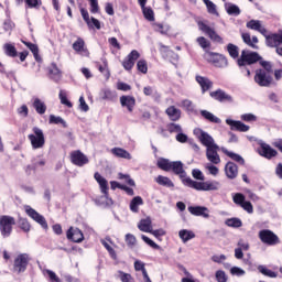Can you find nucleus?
Returning a JSON list of instances; mask_svg holds the SVG:
<instances>
[{
    "instance_id": "11",
    "label": "nucleus",
    "mask_w": 282,
    "mask_h": 282,
    "mask_svg": "<svg viewBox=\"0 0 282 282\" xmlns=\"http://www.w3.org/2000/svg\"><path fill=\"white\" fill-rule=\"evenodd\" d=\"M198 30H200V32H204V34H206L214 43H220V45H224V39L219 36V34H217L215 29L210 28L206 23L198 22Z\"/></svg>"
},
{
    "instance_id": "46",
    "label": "nucleus",
    "mask_w": 282,
    "mask_h": 282,
    "mask_svg": "<svg viewBox=\"0 0 282 282\" xmlns=\"http://www.w3.org/2000/svg\"><path fill=\"white\" fill-rule=\"evenodd\" d=\"M58 96H59L61 104L72 109L73 105H72V101L67 99V93H65V90H61Z\"/></svg>"
},
{
    "instance_id": "36",
    "label": "nucleus",
    "mask_w": 282,
    "mask_h": 282,
    "mask_svg": "<svg viewBox=\"0 0 282 282\" xmlns=\"http://www.w3.org/2000/svg\"><path fill=\"white\" fill-rule=\"evenodd\" d=\"M138 228L139 230H141V232H151L152 230L151 218H145L140 220Z\"/></svg>"
},
{
    "instance_id": "48",
    "label": "nucleus",
    "mask_w": 282,
    "mask_h": 282,
    "mask_svg": "<svg viewBox=\"0 0 282 282\" xmlns=\"http://www.w3.org/2000/svg\"><path fill=\"white\" fill-rule=\"evenodd\" d=\"M182 107L188 112V113H195V106L193 105V101L185 99L182 101Z\"/></svg>"
},
{
    "instance_id": "27",
    "label": "nucleus",
    "mask_w": 282,
    "mask_h": 282,
    "mask_svg": "<svg viewBox=\"0 0 282 282\" xmlns=\"http://www.w3.org/2000/svg\"><path fill=\"white\" fill-rule=\"evenodd\" d=\"M220 151H223V153H225V155L230 158V160H234V162H237L238 164H241V166H243V164H246V160L240 154L235 153V152H230L226 148H220Z\"/></svg>"
},
{
    "instance_id": "13",
    "label": "nucleus",
    "mask_w": 282,
    "mask_h": 282,
    "mask_svg": "<svg viewBox=\"0 0 282 282\" xmlns=\"http://www.w3.org/2000/svg\"><path fill=\"white\" fill-rule=\"evenodd\" d=\"M259 155L261 158H265L267 160H272V158H276L278 152L270 144L265 142H260V148L258 149Z\"/></svg>"
},
{
    "instance_id": "22",
    "label": "nucleus",
    "mask_w": 282,
    "mask_h": 282,
    "mask_svg": "<svg viewBox=\"0 0 282 282\" xmlns=\"http://www.w3.org/2000/svg\"><path fill=\"white\" fill-rule=\"evenodd\" d=\"M209 96L214 98V100H218V102H232V96L226 94V91L221 89L212 91Z\"/></svg>"
},
{
    "instance_id": "41",
    "label": "nucleus",
    "mask_w": 282,
    "mask_h": 282,
    "mask_svg": "<svg viewBox=\"0 0 282 282\" xmlns=\"http://www.w3.org/2000/svg\"><path fill=\"white\" fill-rule=\"evenodd\" d=\"M101 98L102 100H116V98H118V94L111 89H104Z\"/></svg>"
},
{
    "instance_id": "24",
    "label": "nucleus",
    "mask_w": 282,
    "mask_h": 282,
    "mask_svg": "<svg viewBox=\"0 0 282 282\" xmlns=\"http://www.w3.org/2000/svg\"><path fill=\"white\" fill-rule=\"evenodd\" d=\"M120 105L121 107H126L128 111H133L135 107V97L123 95L120 97Z\"/></svg>"
},
{
    "instance_id": "26",
    "label": "nucleus",
    "mask_w": 282,
    "mask_h": 282,
    "mask_svg": "<svg viewBox=\"0 0 282 282\" xmlns=\"http://www.w3.org/2000/svg\"><path fill=\"white\" fill-rule=\"evenodd\" d=\"M241 39L243 43H246V45H248L249 47H252V50H259V46L257 45V43H259V37H257L256 35L251 37L250 33H242Z\"/></svg>"
},
{
    "instance_id": "47",
    "label": "nucleus",
    "mask_w": 282,
    "mask_h": 282,
    "mask_svg": "<svg viewBox=\"0 0 282 282\" xmlns=\"http://www.w3.org/2000/svg\"><path fill=\"white\" fill-rule=\"evenodd\" d=\"M167 131L169 133H182V126L180 123H169L167 124Z\"/></svg>"
},
{
    "instance_id": "2",
    "label": "nucleus",
    "mask_w": 282,
    "mask_h": 282,
    "mask_svg": "<svg viewBox=\"0 0 282 282\" xmlns=\"http://www.w3.org/2000/svg\"><path fill=\"white\" fill-rule=\"evenodd\" d=\"M246 26L248 28V30H254L256 32H260V34H262V36H264L265 39V45L268 47H274L275 54H278V56H282V31L268 35V29L263 26L261 20H250L249 22H247Z\"/></svg>"
},
{
    "instance_id": "50",
    "label": "nucleus",
    "mask_w": 282,
    "mask_h": 282,
    "mask_svg": "<svg viewBox=\"0 0 282 282\" xmlns=\"http://www.w3.org/2000/svg\"><path fill=\"white\" fill-rule=\"evenodd\" d=\"M134 270L137 272H142L143 276H144V274H148L147 268L144 267V262H142L140 260L134 261Z\"/></svg>"
},
{
    "instance_id": "23",
    "label": "nucleus",
    "mask_w": 282,
    "mask_h": 282,
    "mask_svg": "<svg viewBox=\"0 0 282 282\" xmlns=\"http://www.w3.org/2000/svg\"><path fill=\"white\" fill-rule=\"evenodd\" d=\"M94 177L97 184H99L101 193L105 194V197H109V184L107 178L102 177L98 172L95 173Z\"/></svg>"
},
{
    "instance_id": "38",
    "label": "nucleus",
    "mask_w": 282,
    "mask_h": 282,
    "mask_svg": "<svg viewBox=\"0 0 282 282\" xmlns=\"http://www.w3.org/2000/svg\"><path fill=\"white\" fill-rule=\"evenodd\" d=\"M258 270L264 276H269V279H276V272L268 269L265 265H259Z\"/></svg>"
},
{
    "instance_id": "20",
    "label": "nucleus",
    "mask_w": 282,
    "mask_h": 282,
    "mask_svg": "<svg viewBox=\"0 0 282 282\" xmlns=\"http://www.w3.org/2000/svg\"><path fill=\"white\" fill-rule=\"evenodd\" d=\"M226 124L230 126L231 131H240L241 133L250 131V126L241 121L226 119Z\"/></svg>"
},
{
    "instance_id": "30",
    "label": "nucleus",
    "mask_w": 282,
    "mask_h": 282,
    "mask_svg": "<svg viewBox=\"0 0 282 282\" xmlns=\"http://www.w3.org/2000/svg\"><path fill=\"white\" fill-rule=\"evenodd\" d=\"M225 10L230 17H239V14H241V9H239L237 4L230 2L225 3Z\"/></svg>"
},
{
    "instance_id": "16",
    "label": "nucleus",
    "mask_w": 282,
    "mask_h": 282,
    "mask_svg": "<svg viewBox=\"0 0 282 282\" xmlns=\"http://www.w3.org/2000/svg\"><path fill=\"white\" fill-rule=\"evenodd\" d=\"M188 213L194 215V217H203L204 219L210 218V209L204 206H189L187 207Z\"/></svg>"
},
{
    "instance_id": "17",
    "label": "nucleus",
    "mask_w": 282,
    "mask_h": 282,
    "mask_svg": "<svg viewBox=\"0 0 282 282\" xmlns=\"http://www.w3.org/2000/svg\"><path fill=\"white\" fill-rule=\"evenodd\" d=\"M70 161L75 166H85V164H89V159L80 152V150L70 153Z\"/></svg>"
},
{
    "instance_id": "63",
    "label": "nucleus",
    "mask_w": 282,
    "mask_h": 282,
    "mask_svg": "<svg viewBox=\"0 0 282 282\" xmlns=\"http://www.w3.org/2000/svg\"><path fill=\"white\" fill-rule=\"evenodd\" d=\"M192 175H193L194 180H199L200 182H204V180H205L204 173L200 172L199 169H194L192 171Z\"/></svg>"
},
{
    "instance_id": "44",
    "label": "nucleus",
    "mask_w": 282,
    "mask_h": 282,
    "mask_svg": "<svg viewBox=\"0 0 282 282\" xmlns=\"http://www.w3.org/2000/svg\"><path fill=\"white\" fill-rule=\"evenodd\" d=\"M203 3H205L206 8H207V12H209V14H217V4L214 3L210 0H203Z\"/></svg>"
},
{
    "instance_id": "34",
    "label": "nucleus",
    "mask_w": 282,
    "mask_h": 282,
    "mask_svg": "<svg viewBox=\"0 0 282 282\" xmlns=\"http://www.w3.org/2000/svg\"><path fill=\"white\" fill-rule=\"evenodd\" d=\"M155 182L160 186H165L166 188H174L175 187V184L173 183V181H171V178H169L167 176L159 175L155 178Z\"/></svg>"
},
{
    "instance_id": "42",
    "label": "nucleus",
    "mask_w": 282,
    "mask_h": 282,
    "mask_svg": "<svg viewBox=\"0 0 282 282\" xmlns=\"http://www.w3.org/2000/svg\"><path fill=\"white\" fill-rule=\"evenodd\" d=\"M48 122L50 124H62L64 129H67V122L62 117L51 115Z\"/></svg>"
},
{
    "instance_id": "35",
    "label": "nucleus",
    "mask_w": 282,
    "mask_h": 282,
    "mask_svg": "<svg viewBox=\"0 0 282 282\" xmlns=\"http://www.w3.org/2000/svg\"><path fill=\"white\" fill-rule=\"evenodd\" d=\"M178 237L182 239L183 243H186L187 241H191V239H195V232L188 229H183L180 230Z\"/></svg>"
},
{
    "instance_id": "7",
    "label": "nucleus",
    "mask_w": 282,
    "mask_h": 282,
    "mask_svg": "<svg viewBox=\"0 0 282 282\" xmlns=\"http://www.w3.org/2000/svg\"><path fill=\"white\" fill-rule=\"evenodd\" d=\"M258 237L265 246H276L278 243H281L279 236L270 229L260 230Z\"/></svg>"
},
{
    "instance_id": "57",
    "label": "nucleus",
    "mask_w": 282,
    "mask_h": 282,
    "mask_svg": "<svg viewBox=\"0 0 282 282\" xmlns=\"http://www.w3.org/2000/svg\"><path fill=\"white\" fill-rule=\"evenodd\" d=\"M19 225H20L21 230H23L24 232H30V223L28 221V219L20 218Z\"/></svg>"
},
{
    "instance_id": "14",
    "label": "nucleus",
    "mask_w": 282,
    "mask_h": 282,
    "mask_svg": "<svg viewBox=\"0 0 282 282\" xmlns=\"http://www.w3.org/2000/svg\"><path fill=\"white\" fill-rule=\"evenodd\" d=\"M206 158L210 164H221V158L219 156V145L207 148Z\"/></svg>"
},
{
    "instance_id": "53",
    "label": "nucleus",
    "mask_w": 282,
    "mask_h": 282,
    "mask_svg": "<svg viewBox=\"0 0 282 282\" xmlns=\"http://www.w3.org/2000/svg\"><path fill=\"white\" fill-rule=\"evenodd\" d=\"M143 14L148 21H155V17L153 14V9L143 7Z\"/></svg>"
},
{
    "instance_id": "43",
    "label": "nucleus",
    "mask_w": 282,
    "mask_h": 282,
    "mask_svg": "<svg viewBox=\"0 0 282 282\" xmlns=\"http://www.w3.org/2000/svg\"><path fill=\"white\" fill-rule=\"evenodd\" d=\"M23 43L32 52L35 61H40V57H39V46L36 44H32L30 42H23Z\"/></svg>"
},
{
    "instance_id": "1",
    "label": "nucleus",
    "mask_w": 282,
    "mask_h": 282,
    "mask_svg": "<svg viewBox=\"0 0 282 282\" xmlns=\"http://www.w3.org/2000/svg\"><path fill=\"white\" fill-rule=\"evenodd\" d=\"M238 66L240 67V69L246 70V74L248 77H250V68H248L249 65H254V63H260L262 69L267 73L272 75L274 72L272 62L269 61H264L263 57L261 55H259V53L257 52H252V51H246L243 50L241 52L240 57L237 61Z\"/></svg>"
},
{
    "instance_id": "59",
    "label": "nucleus",
    "mask_w": 282,
    "mask_h": 282,
    "mask_svg": "<svg viewBox=\"0 0 282 282\" xmlns=\"http://www.w3.org/2000/svg\"><path fill=\"white\" fill-rule=\"evenodd\" d=\"M246 202V196L241 193H237L234 195V203L237 204V206H241Z\"/></svg>"
},
{
    "instance_id": "51",
    "label": "nucleus",
    "mask_w": 282,
    "mask_h": 282,
    "mask_svg": "<svg viewBox=\"0 0 282 282\" xmlns=\"http://www.w3.org/2000/svg\"><path fill=\"white\" fill-rule=\"evenodd\" d=\"M215 276H216L217 282H228V275L226 274V271H224V270L216 271Z\"/></svg>"
},
{
    "instance_id": "8",
    "label": "nucleus",
    "mask_w": 282,
    "mask_h": 282,
    "mask_svg": "<svg viewBox=\"0 0 282 282\" xmlns=\"http://www.w3.org/2000/svg\"><path fill=\"white\" fill-rule=\"evenodd\" d=\"M30 263V254L20 253L15 257L13 261V272L17 274H21L28 270V265Z\"/></svg>"
},
{
    "instance_id": "18",
    "label": "nucleus",
    "mask_w": 282,
    "mask_h": 282,
    "mask_svg": "<svg viewBox=\"0 0 282 282\" xmlns=\"http://www.w3.org/2000/svg\"><path fill=\"white\" fill-rule=\"evenodd\" d=\"M66 237L69 241H74V243H83V241L85 240V236L83 235V231L74 227H70L67 230Z\"/></svg>"
},
{
    "instance_id": "25",
    "label": "nucleus",
    "mask_w": 282,
    "mask_h": 282,
    "mask_svg": "<svg viewBox=\"0 0 282 282\" xmlns=\"http://www.w3.org/2000/svg\"><path fill=\"white\" fill-rule=\"evenodd\" d=\"M165 113L170 118V120H172V122H177V120L182 118V110H180L175 106L167 107Z\"/></svg>"
},
{
    "instance_id": "5",
    "label": "nucleus",
    "mask_w": 282,
    "mask_h": 282,
    "mask_svg": "<svg viewBox=\"0 0 282 282\" xmlns=\"http://www.w3.org/2000/svg\"><path fill=\"white\" fill-rule=\"evenodd\" d=\"M32 149H43L45 147V134L43 130L39 127L33 128V134L28 135Z\"/></svg>"
},
{
    "instance_id": "9",
    "label": "nucleus",
    "mask_w": 282,
    "mask_h": 282,
    "mask_svg": "<svg viewBox=\"0 0 282 282\" xmlns=\"http://www.w3.org/2000/svg\"><path fill=\"white\" fill-rule=\"evenodd\" d=\"M196 42L198 43L199 47H202V50H204L205 52L204 58H206V61H209L210 63H217V59H215V56H219V54L208 51L210 50V41H208V39L204 36H199L196 39Z\"/></svg>"
},
{
    "instance_id": "3",
    "label": "nucleus",
    "mask_w": 282,
    "mask_h": 282,
    "mask_svg": "<svg viewBox=\"0 0 282 282\" xmlns=\"http://www.w3.org/2000/svg\"><path fill=\"white\" fill-rule=\"evenodd\" d=\"M158 166L162 171H172L174 175H178L182 178V183L184 184V180H188L186 177V171L184 170V163L182 161H170L169 159H160L158 161Z\"/></svg>"
},
{
    "instance_id": "6",
    "label": "nucleus",
    "mask_w": 282,
    "mask_h": 282,
    "mask_svg": "<svg viewBox=\"0 0 282 282\" xmlns=\"http://www.w3.org/2000/svg\"><path fill=\"white\" fill-rule=\"evenodd\" d=\"M15 224L14 217L8 215L0 216V232L3 239H8L12 235V226Z\"/></svg>"
},
{
    "instance_id": "55",
    "label": "nucleus",
    "mask_w": 282,
    "mask_h": 282,
    "mask_svg": "<svg viewBox=\"0 0 282 282\" xmlns=\"http://www.w3.org/2000/svg\"><path fill=\"white\" fill-rule=\"evenodd\" d=\"M83 47H85V41L80 37L73 43V50H75V52H83Z\"/></svg>"
},
{
    "instance_id": "40",
    "label": "nucleus",
    "mask_w": 282,
    "mask_h": 282,
    "mask_svg": "<svg viewBox=\"0 0 282 282\" xmlns=\"http://www.w3.org/2000/svg\"><path fill=\"white\" fill-rule=\"evenodd\" d=\"M227 52L229 54V56H231V58H239V46L229 43L227 45Z\"/></svg>"
},
{
    "instance_id": "31",
    "label": "nucleus",
    "mask_w": 282,
    "mask_h": 282,
    "mask_svg": "<svg viewBox=\"0 0 282 282\" xmlns=\"http://www.w3.org/2000/svg\"><path fill=\"white\" fill-rule=\"evenodd\" d=\"M112 155L116 158H122L123 160H131V153L122 148H112L111 149Z\"/></svg>"
},
{
    "instance_id": "62",
    "label": "nucleus",
    "mask_w": 282,
    "mask_h": 282,
    "mask_svg": "<svg viewBox=\"0 0 282 282\" xmlns=\"http://www.w3.org/2000/svg\"><path fill=\"white\" fill-rule=\"evenodd\" d=\"M18 115L21 116L22 118H28L30 113V109L25 106L22 105L20 108H18Z\"/></svg>"
},
{
    "instance_id": "52",
    "label": "nucleus",
    "mask_w": 282,
    "mask_h": 282,
    "mask_svg": "<svg viewBox=\"0 0 282 282\" xmlns=\"http://www.w3.org/2000/svg\"><path fill=\"white\" fill-rule=\"evenodd\" d=\"M137 68L139 72H141V74H147L149 72V66L147 65V61L144 59H140L137 63Z\"/></svg>"
},
{
    "instance_id": "28",
    "label": "nucleus",
    "mask_w": 282,
    "mask_h": 282,
    "mask_svg": "<svg viewBox=\"0 0 282 282\" xmlns=\"http://www.w3.org/2000/svg\"><path fill=\"white\" fill-rule=\"evenodd\" d=\"M196 82L202 87L203 94H206V91H208V89L213 88V83L207 77H203V76L197 75L196 76Z\"/></svg>"
},
{
    "instance_id": "45",
    "label": "nucleus",
    "mask_w": 282,
    "mask_h": 282,
    "mask_svg": "<svg viewBox=\"0 0 282 282\" xmlns=\"http://www.w3.org/2000/svg\"><path fill=\"white\" fill-rule=\"evenodd\" d=\"M226 226H229V228H241L242 223L239 218H229L226 220Z\"/></svg>"
},
{
    "instance_id": "49",
    "label": "nucleus",
    "mask_w": 282,
    "mask_h": 282,
    "mask_svg": "<svg viewBox=\"0 0 282 282\" xmlns=\"http://www.w3.org/2000/svg\"><path fill=\"white\" fill-rule=\"evenodd\" d=\"M138 240L135 239V236H133L132 234L126 235V243L128 248H134Z\"/></svg>"
},
{
    "instance_id": "58",
    "label": "nucleus",
    "mask_w": 282,
    "mask_h": 282,
    "mask_svg": "<svg viewBox=\"0 0 282 282\" xmlns=\"http://www.w3.org/2000/svg\"><path fill=\"white\" fill-rule=\"evenodd\" d=\"M90 3L91 14H98L100 12V7L98 6V0H88Z\"/></svg>"
},
{
    "instance_id": "37",
    "label": "nucleus",
    "mask_w": 282,
    "mask_h": 282,
    "mask_svg": "<svg viewBox=\"0 0 282 282\" xmlns=\"http://www.w3.org/2000/svg\"><path fill=\"white\" fill-rule=\"evenodd\" d=\"M3 50H4V54H7V56H10L11 58L17 57V47H14V45L7 43L3 45Z\"/></svg>"
},
{
    "instance_id": "54",
    "label": "nucleus",
    "mask_w": 282,
    "mask_h": 282,
    "mask_svg": "<svg viewBox=\"0 0 282 282\" xmlns=\"http://www.w3.org/2000/svg\"><path fill=\"white\" fill-rule=\"evenodd\" d=\"M230 274L232 276H245L246 275V270L239 268V267H232L230 269Z\"/></svg>"
},
{
    "instance_id": "61",
    "label": "nucleus",
    "mask_w": 282,
    "mask_h": 282,
    "mask_svg": "<svg viewBox=\"0 0 282 282\" xmlns=\"http://www.w3.org/2000/svg\"><path fill=\"white\" fill-rule=\"evenodd\" d=\"M117 89L119 91H131V85H129L124 82H118L117 83Z\"/></svg>"
},
{
    "instance_id": "39",
    "label": "nucleus",
    "mask_w": 282,
    "mask_h": 282,
    "mask_svg": "<svg viewBox=\"0 0 282 282\" xmlns=\"http://www.w3.org/2000/svg\"><path fill=\"white\" fill-rule=\"evenodd\" d=\"M50 74L55 83H58V80H61V69H58V66H56L55 63L52 64V68H50Z\"/></svg>"
},
{
    "instance_id": "33",
    "label": "nucleus",
    "mask_w": 282,
    "mask_h": 282,
    "mask_svg": "<svg viewBox=\"0 0 282 282\" xmlns=\"http://www.w3.org/2000/svg\"><path fill=\"white\" fill-rule=\"evenodd\" d=\"M144 205V200L140 196H135L130 202V210L132 213H140V206Z\"/></svg>"
},
{
    "instance_id": "15",
    "label": "nucleus",
    "mask_w": 282,
    "mask_h": 282,
    "mask_svg": "<svg viewBox=\"0 0 282 282\" xmlns=\"http://www.w3.org/2000/svg\"><path fill=\"white\" fill-rule=\"evenodd\" d=\"M140 58V53L135 50L131 51L130 54L123 59L122 67L127 72H131L133 69V65H135V61Z\"/></svg>"
},
{
    "instance_id": "4",
    "label": "nucleus",
    "mask_w": 282,
    "mask_h": 282,
    "mask_svg": "<svg viewBox=\"0 0 282 282\" xmlns=\"http://www.w3.org/2000/svg\"><path fill=\"white\" fill-rule=\"evenodd\" d=\"M183 184L188 188H194V191H219L221 188V184L218 181L197 182L193 181V178H185Z\"/></svg>"
},
{
    "instance_id": "56",
    "label": "nucleus",
    "mask_w": 282,
    "mask_h": 282,
    "mask_svg": "<svg viewBox=\"0 0 282 282\" xmlns=\"http://www.w3.org/2000/svg\"><path fill=\"white\" fill-rule=\"evenodd\" d=\"M205 169L208 171L209 175H214V177L219 175V167L215 166L214 164H207Z\"/></svg>"
},
{
    "instance_id": "21",
    "label": "nucleus",
    "mask_w": 282,
    "mask_h": 282,
    "mask_svg": "<svg viewBox=\"0 0 282 282\" xmlns=\"http://www.w3.org/2000/svg\"><path fill=\"white\" fill-rule=\"evenodd\" d=\"M198 140L203 144V147H206V149L217 147V143H215V139H213V135H210L206 131L200 130V135L198 137Z\"/></svg>"
},
{
    "instance_id": "32",
    "label": "nucleus",
    "mask_w": 282,
    "mask_h": 282,
    "mask_svg": "<svg viewBox=\"0 0 282 282\" xmlns=\"http://www.w3.org/2000/svg\"><path fill=\"white\" fill-rule=\"evenodd\" d=\"M33 107H34L36 113H39L40 116H43V113H45V111H47V106L40 98L34 99Z\"/></svg>"
},
{
    "instance_id": "19",
    "label": "nucleus",
    "mask_w": 282,
    "mask_h": 282,
    "mask_svg": "<svg viewBox=\"0 0 282 282\" xmlns=\"http://www.w3.org/2000/svg\"><path fill=\"white\" fill-rule=\"evenodd\" d=\"M225 175L228 180H237L239 175V166H237L235 162H227L225 164Z\"/></svg>"
},
{
    "instance_id": "10",
    "label": "nucleus",
    "mask_w": 282,
    "mask_h": 282,
    "mask_svg": "<svg viewBox=\"0 0 282 282\" xmlns=\"http://www.w3.org/2000/svg\"><path fill=\"white\" fill-rule=\"evenodd\" d=\"M272 75L263 70V68L256 70L254 83H257L259 87H270L272 85Z\"/></svg>"
},
{
    "instance_id": "60",
    "label": "nucleus",
    "mask_w": 282,
    "mask_h": 282,
    "mask_svg": "<svg viewBox=\"0 0 282 282\" xmlns=\"http://www.w3.org/2000/svg\"><path fill=\"white\" fill-rule=\"evenodd\" d=\"M118 177L124 180L129 186H135V181H133L129 174L119 173Z\"/></svg>"
},
{
    "instance_id": "64",
    "label": "nucleus",
    "mask_w": 282,
    "mask_h": 282,
    "mask_svg": "<svg viewBox=\"0 0 282 282\" xmlns=\"http://www.w3.org/2000/svg\"><path fill=\"white\" fill-rule=\"evenodd\" d=\"M29 8H41L43 2L41 0H24Z\"/></svg>"
},
{
    "instance_id": "29",
    "label": "nucleus",
    "mask_w": 282,
    "mask_h": 282,
    "mask_svg": "<svg viewBox=\"0 0 282 282\" xmlns=\"http://www.w3.org/2000/svg\"><path fill=\"white\" fill-rule=\"evenodd\" d=\"M200 116H203L205 120H208V122H213L214 124H221V119L208 110H200Z\"/></svg>"
},
{
    "instance_id": "12",
    "label": "nucleus",
    "mask_w": 282,
    "mask_h": 282,
    "mask_svg": "<svg viewBox=\"0 0 282 282\" xmlns=\"http://www.w3.org/2000/svg\"><path fill=\"white\" fill-rule=\"evenodd\" d=\"M24 210L26 215L30 216L31 219H33V221H36V224H40V226L44 228V230H47V220H45V217L43 215L39 214V212H36L30 205H25Z\"/></svg>"
}]
</instances>
